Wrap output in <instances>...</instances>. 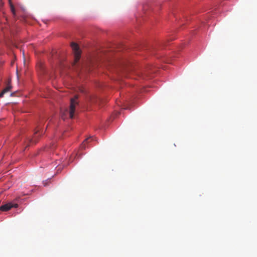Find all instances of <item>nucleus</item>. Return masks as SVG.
Returning a JSON list of instances; mask_svg holds the SVG:
<instances>
[{
	"label": "nucleus",
	"mask_w": 257,
	"mask_h": 257,
	"mask_svg": "<svg viewBox=\"0 0 257 257\" xmlns=\"http://www.w3.org/2000/svg\"><path fill=\"white\" fill-rule=\"evenodd\" d=\"M77 96H75L74 98H72L70 100V109L68 111V114L70 118H73L75 111L76 106L78 105V102L77 99Z\"/></svg>",
	"instance_id": "1"
},
{
	"label": "nucleus",
	"mask_w": 257,
	"mask_h": 257,
	"mask_svg": "<svg viewBox=\"0 0 257 257\" xmlns=\"http://www.w3.org/2000/svg\"><path fill=\"white\" fill-rule=\"evenodd\" d=\"M71 47L74 52L75 60L76 62H78L81 57V51L78 45L75 42L71 43Z\"/></svg>",
	"instance_id": "2"
},
{
	"label": "nucleus",
	"mask_w": 257,
	"mask_h": 257,
	"mask_svg": "<svg viewBox=\"0 0 257 257\" xmlns=\"http://www.w3.org/2000/svg\"><path fill=\"white\" fill-rule=\"evenodd\" d=\"M18 204L13 202H9L0 207V211H7L11 209L12 208H17Z\"/></svg>",
	"instance_id": "3"
},
{
	"label": "nucleus",
	"mask_w": 257,
	"mask_h": 257,
	"mask_svg": "<svg viewBox=\"0 0 257 257\" xmlns=\"http://www.w3.org/2000/svg\"><path fill=\"white\" fill-rule=\"evenodd\" d=\"M96 139L93 137H90L88 138H86L85 140L83 141L82 145L81 148L85 149L86 148V145L90 142V141H93L95 140Z\"/></svg>",
	"instance_id": "4"
},
{
	"label": "nucleus",
	"mask_w": 257,
	"mask_h": 257,
	"mask_svg": "<svg viewBox=\"0 0 257 257\" xmlns=\"http://www.w3.org/2000/svg\"><path fill=\"white\" fill-rule=\"evenodd\" d=\"M12 88V86L11 85H8L3 90L5 92V93H7V92L9 91Z\"/></svg>",
	"instance_id": "5"
},
{
	"label": "nucleus",
	"mask_w": 257,
	"mask_h": 257,
	"mask_svg": "<svg viewBox=\"0 0 257 257\" xmlns=\"http://www.w3.org/2000/svg\"><path fill=\"white\" fill-rule=\"evenodd\" d=\"M10 6H11V11L12 12L13 15H15L16 13H15V7L11 2H10Z\"/></svg>",
	"instance_id": "6"
},
{
	"label": "nucleus",
	"mask_w": 257,
	"mask_h": 257,
	"mask_svg": "<svg viewBox=\"0 0 257 257\" xmlns=\"http://www.w3.org/2000/svg\"><path fill=\"white\" fill-rule=\"evenodd\" d=\"M5 94V92L2 91L0 93V97H3Z\"/></svg>",
	"instance_id": "7"
},
{
	"label": "nucleus",
	"mask_w": 257,
	"mask_h": 257,
	"mask_svg": "<svg viewBox=\"0 0 257 257\" xmlns=\"http://www.w3.org/2000/svg\"><path fill=\"white\" fill-rule=\"evenodd\" d=\"M61 117H62V119H65V117H64V116H63V115H62Z\"/></svg>",
	"instance_id": "8"
},
{
	"label": "nucleus",
	"mask_w": 257,
	"mask_h": 257,
	"mask_svg": "<svg viewBox=\"0 0 257 257\" xmlns=\"http://www.w3.org/2000/svg\"><path fill=\"white\" fill-rule=\"evenodd\" d=\"M22 10H23V11H25V9H24L23 7L22 8Z\"/></svg>",
	"instance_id": "9"
},
{
	"label": "nucleus",
	"mask_w": 257,
	"mask_h": 257,
	"mask_svg": "<svg viewBox=\"0 0 257 257\" xmlns=\"http://www.w3.org/2000/svg\"><path fill=\"white\" fill-rule=\"evenodd\" d=\"M13 93H11V94H10V96H13Z\"/></svg>",
	"instance_id": "10"
}]
</instances>
